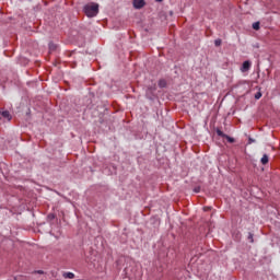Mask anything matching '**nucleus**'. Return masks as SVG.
<instances>
[{
  "label": "nucleus",
  "instance_id": "1",
  "mask_svg": "<svg viewBox=\"0 0 280 280\" xmlns=\"http://www.w3.org/2000/svg\"><path fill=\"white\" fill-rule=\"evenodd\" d=\"M83 11L86 16L93 19V16H97V14L100 13V4L93 2L85 4Z\"/></svg>",
  "mask_w": 280,
  "mask_h": 280
},
{
  "label": "nucleus",
  "instance_id": "2",
  "mask_svg": "<svg viewBox=\"0 0 280 280\" xmlns=\"http://www.w3.org/2000/svg\"><path fill=\"white\" fill-rule=\"evenodd\" d=\"M156 85H150L145 90V97L147 100H150L151 102H154L156 100Z\"/></svg>",
  "mask_w": 280,
  "mask_h": 280
},
{
  "label": "nucleus",
  "instance_id": "3",
  "mask_svg": "<svg viewBox=\"0 0 280 280\" xmlns=\"http://www.w3.org/2000/svg\"><path fill=\"white\" fill-rule=\"evenodd\" d=\"M132 5L136 10H141V8H145V0H132Z\"/></svg>",
  "mask_w": 280,
  "mask_h": 280
},
{
  "label": "nucleus",
  "instance_id": "4",
  "mask_svg": "<svg viewBox=\"0 0 280 280\" xmlns=\"http://www.w3.org/2000/svg\"><path fill=\"white\" fill-rule=\"evenodd\" d=\"M250 70V61L246 60L243 62L242 67H241V71L242 73H246V71Z\"/></svg>",
  "mask_w": 280,
  "mask_h": 280
},
{
  "label": "nucleus",
  "instance_id": "5",
  "mask_svg": "<svg viewBox=\"0 0 280 280\" xmlns=\"http://www.w3.org/2000/svg\"><path fill=\"white\" fill-rule=\"evenodd\" d=\"M0 114L2 115V117L4 119H8V121H11L12 120V115H10V112L9 110H0Z\"/></svg>",
  "mask_w": 280,
  "mask_h": 280
},
{
  "label": "nucleus",
  "instance_id": "6",
  "mask_svg": "<svg viewBox=\"0 0 280 280\" xmlns=\"http://www.w3.org/2000/svg\"><path fill=\"white\" fill-rule=\"evenodd\" d=\"M268 161H269L268 154H264L262 158L260 159V163L262 165H268Z\"/></svg>",
  "mask_w": 280,
  "mask_h": 280
},
{
  "label": "nucleus",
  "instance_id": "7",
  "mask_svg": "<svg viewBox=\"0 0 280 280\" xmlns=\"http://www.w3.org/2000/svg\"><path fill=\"white\" fill-rule=\"evenodd\" d=\"M158 84L160 89H165V86H167V81H165V79H161Z\"/></svg>",
  "mask_w": 280,
  "mask_h": 280
},
{
  "label": "nucleus",
  "instance_id": "8",
  "mask_svg": "<svg viewBox=\"0 0 280 280\" xmlns=\"http://www.w3.org/2000/svg\"><path fill=\"white\" fill-rule=\"evenodd\" d=\"M63 278L65 279H74L75 275L73 272H65Z\"/></svg>",
  "mask_w": 280,
  "mask_h": 280
},
{
  "label": "nucleus",
  "instance_id": "9",
  "mask_svg": "<svg viewBox=\"0 0 280 280\" xmlns=\"http://www.w3.org/2000/svg\"><path fill=\"white\" fill-rule=\"evenodd\" d=\"M49 50L50 51H56V49L58 48V45L54 44L52 42H50L48 44Z\"/></svg>",
  "mask_w": 280,
  "mask_h": 280
},
{
  "label": "nucleus",
  "instance_id": "10",
  "mask_svg": "<svg viewBox=\"0 0 280 280\" xmlns=\"http://www.w3.org/2000/svg\"><path fill=\"white\" fill-rule=\"evenodd\" d=\"M223 139H226L229 143H235V138L230 137L229 135H225Z\"/></svg>",
  "mask_w": 280,
  "mask_h": 280
},
{
  "label": "nucleus",
  "instance_id": "11",
  "mask_svg": "<svg viewBox=\"0 0 280 280\" xmlns=\"http://www.w3.org/2000/svg\"><path fill=\"white\" fill-rule=\"evenodd\" d=\"M253 237H254L253 232H249L248 236H247V240L250 242V244H253L255 242V240Z\"/></svg>",
  "mask_w": 280,
  "mask_h": 280
},
{
  "label": "nucleus",
  "instance_id": "12",
  "mask_svg": "<svg viewBox=\"0 0 280 280\" xmlns=\"http://www.w3.org/2000/svg\"><path fill=\"white\" fill-rule=\"evenodd\" d=\"M47 220H48L49 222H51L52 220H56V214L49 213V214L47 215Z\"/></svg>",
  "mask_w": 280,
  "mask_h": 280
},
{
  "label": "nucleus",
  "instance_id": "13",
  "mask_svg": "<svg viewBox=\"0 0 280 280\" xmlns=\"http://www.w3.org/2000/svg\"><path fill=\"white\" fill-rule=\"evenodd\" d=\"M217 135L218 137H222L224 139V137L226 136V133H224L222 130L217 129Z\"/></svg>",
  "mask_w": 280,
  "mask_h": 280
},
{
  "label": "nucleus",
  "instance_id": "14",
  "mask_svg": "<svg viewBox=\"0 0 280 280\" xmlns=\"http://www.w3.org/2000/svg\"><path fill=\"white\" fill-rule=\"evenodd\" d=\"M259 27H260V23H259V22H255V23L253 24V30L258 31Z\"/></svg>",
  "mask_w": 280,
  "mask_h": 280
},
{
  "label": "nucleus",
  "instance_id": "15",
  "mask_svg": "<svg viewBox=\"0 0 280 280\" xmlns=\"http://www.w3.org/2000/svg\"><path fill=\"white\" fill-rule=\"evenodd\" d=\"M214 45H215V47H220V45H222V39H220V38L215 39Z\"/></svg>",
  "mask_w": 280,
  "mask_h": 280
},
{
  "label": "nucleus",
  "instance_id": "16",
  "mask_svg": "<svg viewBox=\"0 0 280 280\" xmlns=\"http://www.w3.org/2000/svg\"><path fill=\"white\" fill-rule=\"evenodd\" d=\"M261 92H257L256 94H255V100H261Z\"/></svg>",
  "mask_w": 280,
  "mask_h": 280
},
{
  "label": "nucleus",
  "instance_id": "17",
  "mask_svg": "<svg viewBox=\"0 0 280 280\" xmlns=\"http://www.w3.org/2000/svg\"><path fill=\"white\" fill-rule=\"evenodd\" d=\"M194 192H195V194H200V186L195 187V188H194Z\"/></svg>",
  "mask_w": 280,
  "mask_h": 280
},
{
  "label": "nucleus",
  "instance_id": "18",
  "mask_svg": "<svg viewBox=\"0 0 280 280\" xmlns=\"http://www.w3.org/2000/svg\"><path fill=\"white\" fill-rule=\"evenodd\" d=\"M248 143H255V139L249 138V139H248Z\"/></svg>",
  "mask_w": 280,
  "mask_h": 280
},
{
  "label": "nucleus",
  "instance_id": "19",
  "mask_svg": "<svg viewBox=\"0 0 280 280\" xmlns=\"http://www.w3.org/2000/svg\"><path fill=\"white\" fill-rule=\"evenodd\" d=\"M158 3H161L163 0H155Z\"/></svg>",
  "mask_w": 280,
  "mask_h": 280
},
{
  "label": "nucleus",
  "instance_id": "20",
  "mask_svg": "<svg viewBox=\"0 0 280 280\" xmlns=\"http://www.w3.org/2000/svg\"><path fill=\"white\" fill-rule=\"evenodd\" d=\"M39 275H43V271H37Z\"/></svg>",
  "mask_w": 280,
  "mask_h": 280
}]
</instances>
